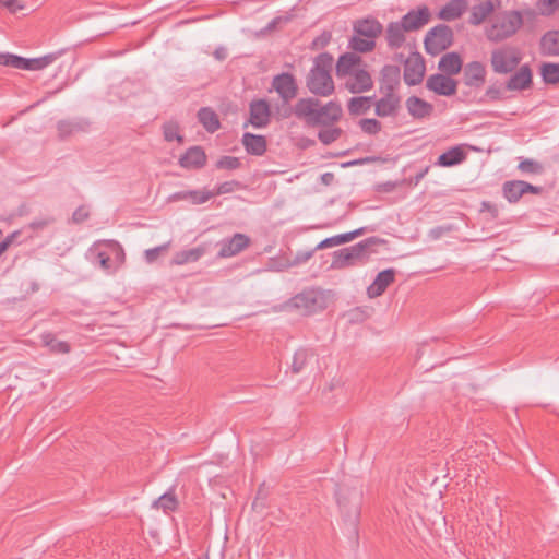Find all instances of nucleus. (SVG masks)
I'll return each mask as SVG.
<instances>
[{
	"instance_id": "5",
	"label": "nucleus",
	"mask_w": 559,
	"mask_h": 559,
	"mask_svg": "<svg viewBox=\"0 0 559 559\" xmlns=\"http://www.w3.org/2000/svg\"><path fill=\"white\" fill-rule=\"evenodd\" d=\"M90 251L95 255L99 266L108 274L115 273L124 262L123 248L115 240L96 242Z\"/></svg>"
},
{
	"instance_id": "12",
	"label": "nucleus",
	"mask_w": 559,
	"mask_h": 559,
	"mask_svg": "<svg viewBox=\"0 0 559 559\" xmlns=\"http://www.w3.org/2000/svg\"><path fill=\"white\" fill-rule=\"evenodd\" d=\"M275 91L280 100L292 103L298 94V84L289 72H282L273 76L270 92Z\"/></svg>"
},
{
	"instance_id": "45",
	"label": "nucleus",
	"mask_w": 559,
	"mask_h": 559,
	"mask_svg": "<svg viewBox=\"0 0 559 559\" xmlns=\"http://www.w3.org/2000/svg\"><path fill=\"white\" fill-rule=\"evenodd\" d=\"M518 169L522 174H527V175H540L544 173V166L539 162L531 159V158L521 159L518 165Z\"/></svg>"
},
{
	"instance_id": "20",
	"label": "nucleus",
	"mask_w": 559,
	"mask_h": 559,
	"mask_svg": "<svg viewBox=\"0 0 559 559\" xmlns=\"http://www.w3.org/2000/svg\"><path fill=\"white\" fill-rule=\"evenodd\" d=\"M400 69L396 66H384L381 70L379 93H397L400 87Z\"/></svg>"
},
{
	"instance_id": "14",
	"label": "nucleus",
	"mask_w": 559,
	"mask_h": 559,
	"mask_svg": "<svg viewBox=\"0 0 559 559\" xmlns=\"http://www.w3.org/2000/svg\"><path fill=\"white\" fill-rule=\"evenodd\" d=\"M380 98L373 102L374 114L380 118L396 117L401 109L399 93H380Z\"/></svg>"
},
{
	"instance_id": "51",
	"label": "nucleus",
	"mask_w": 559,
	"mask_h": 559,
	"mask_svg": "<svg viewBox=\"0 0 559 559\" xmlns=\"http://www.w3.org/2000/svg\"><path fill=\"white\" fill-rule=\"evenodd\" d=\"M240 188V182L236 180L225 181L219 183L215 191H212L214 195H222L234 192L236 189Z\"/></svg>"
},
{
	"instance_id": "2",
	"label": "nucleus",
	"mask_w": 559,
	"mask_h": 559,
	"mask_svg": "<svg viewBox=\"0 0 559 559\" xmlns=\"http://www.w3.org/2000/svg\"><path fill=\"white\" fill-rule=\"evenodd\" d=\"M333 57L328 52L320 53L313 62L307 79L306 86L316 96L328 97L334 93V81L331 76Z\"/></svg>"
},
{
	"instance_id": "24",
	"label": "nucleus",
	"mask_w": 559,
	"mask_h": 559,
	"mask_svg": "<svg viewBox=\"0 0 559 559\" xmlns=\"http://www.w3.org/2000/svg\"><path fill=\"white\" fill-rule=\"evenodd\" d=\"M395 278V270L386 269L381 271L376 276L374 281L368 286L367 294L369 298H376L381 296L389 285L394 282Z\"/></svg>"
},
{
	"instance_id": "54",
	"label": "nucleus",
	"mask_w": 559,
	"mask_h": 559,
	"mask_svg": "<svg viewBox=\"0 0 559 559\" xmlns=\"http://www.w3.org/2000/svg\"><path fill=\"white\" fill-rule=\"evenodd\" d=\"M314 249L313 250H309V251H299L296 253V255L294 257V259L288 262V266H296V265H299V264H302V263H306L308 260H310L314 253Z\"/></svg>"
},
{
	"instance_id": "50",
	"label": "nucleus",
	"mask_w": 559,
	"mask_h": 559,
	"mask_svg": "<svg viewBox=\"0 0 559 559\" xmlns=\"http://www.w3.org/2000/svg\"><path fill=\"white\" fill-rule=\"evenodd\" d=\"M240 167V160L235 156H223L216 162V168L234 170Z\"/></svg>"
},
{
	"instance_id": "23",
	"label": "nucleus",
	"mask_w": 559,
	"mask_h": 559,
	"mask_svg": "<svg viewBox=\"0 0 559 559\" xmlns=\"http://www.w3.org/2000/svg\"><path fill=\"white\" fill-rule=\"evenodd\" d=\"M206 164V154L201 146H191L179 158V165L186 169H200Z\"/></svg>"
},
{
	"instance_id": "32",
	"label": "nucleus",
	"mask_w": 559,
	"mask_h": 559,
	"mask_svg": "<svg viewBox=\"0 0 559 559\" xmlns=\"http://www.w3.org/2000/svg\"><path fill=\"white\" fill-rule=\"evenodd\" d=\"M206 251L207 248L205 245H201L199 247L187 250H181L175 253V255L171 259V264L183 265L187 263L197 262L206 253Z\"/></svg>"
},
{
	"instance_id": "31",
	"label": "nucleus",
	"mask_w": 559,
	"mask_h": 559,
	"mask_svg": "<svg viewBox=\"0 0 559 559\" xmlns=\"http://www.w3.org/2000/svg\"><path fill=\"white\" fill-rule=\"evenodd\" d=\"M405 32L406 28H404L403 24L401 22H391L386 26L385 31V39L388 43V46L391 49H397L402 47V45L405 41Z\"/></svg>"
},
{
	"instance_id": "38",
	"label": "nucleus",
	"mask_w": 559,
	"mask_h": 559,
	"mask_svg": "<svg viewBox=\"0 0 559 559\" xmlns=\"http://www.w3.org/2000/svg\"><path fill=\"white\" fill-rule=\"evenodd\" d=\"M198 120L210 133H214L221 128L217 114L210 107H202L199 109Z\"/></svg>"
},
{
	"instance_id": "55",
	"label": "nucleus",
	"mask_w": 559,
	"mask_h": 559,
	"mask_svg": "<svg viewBox=\"0 0 559 559\" xmlns=\"http://www.w3.org/2000/svg\"><path fill=\"white\" fill-rule=\"evenodd\" d=\"M485 97L490 102L503 99V91L498 85H490L485 93Z\"/></svg>"
},
{
	"instance_id": "57",
	"label": "nucleus",
	"mask_w": 559,
	"mask_h": 559,
	"mask_svg": "<svg viewBox=\"0 0 559 559\" xmlns=\"http://www.w3.org/2000/svg\"><path fill=\"white\" fill-rule=\"evenodd\" d=\"M0 4L5 7L10 12L15 13L24 8L16 0H0Z\"/></svg>"
},
{
	"instance_id": "6",
	"label": "nucleus",
	"mask_w": 559,
	"mask_h": 559,
	"mask_svg": "<svg viewBox=\"0 0 559 559\" xmlns=\"http://www.w3.org/2000/svg\"><path fill=\"white\" fill-rule=\"evenodd\" d=\"M328 306V298L324 290L320 288H309L292 297L286 307L300 311L301 314L309 316L322 311Z\"/></svg>"
},
{
	"instance_id": "9",
	"label": "nucleus",
	"mask_w": 559,
	"mask_h": 559,
	"mask_svg": "<svg viewBox=\"0 0 559 559\" xmlns=\"http://www.w3.org/2000/svg\"><path fill=\"white\" fill-rule=\"evenodd\" d=\"M337 503L346 520L355 522L360 514L362 491L342 485L336 491Z\"/></svg>"
},
{
	"instance_id": "29",
	"label": "nucleus",
	"mask_w": 559,
	"mask_h": 559,
	"mask_svg": "<svg viewBox=\"0 0 559 559\" xmlns=\"http://www.w3.org/2000/svg\"><path fill=\"white\" fill-rule=\"evenodd\" d=\"M425 74V66L423 61L416 59L414 61L408 60L404 67V81L407 85H417L423 81Z\"/></svg>"
},
{
	"instance_id": "60",
	"label": "nucleus",
	"mask_w": 559,
	"mask_h": 559,
	"mask_svg": "<svg viewBox=\"0 0 559 559\" xmlns=\"http://www.w3.org/2000/svg\"><path fill=\"white\" fill-rule=\"evenodd\" d=\"M19 234L20 231H13L10 235H8L2 241H0V247H3V252H5L9 249V247L14 242Z\"/></svg>"
},
{
	"instance_id": "11",
	"label": "nucleus",
	"mask_w": 559,
	"mask_h": 559,
	"mask_svg": "<svg viewBox=\"0 0 559 559\" xmlns=\"http://www.w3.org/2000/svg\"><path fill=\"white\" fill-rule=\"evenodd\" d=\"M56 56L50 53L39 58L27 59L10 52H0V66L17 70L38 71L51 64Z\"/></svg>"
},
{
	"instance_id": "46",
	"label": "nucleus",
	"mask_w": 559,
	"mask_h": 559,
	"mask_svg": "<svg viewBox=\"0 0 559 559\" xmlns=\"http://www.w3.org/2000/svg\"><path fill=\"white\" fill-rule=\"evenodd\" d=\"M543 80L548 84L559 82V63H544L542 67Z\"/></svg>"
},
{
	"instance_id": "52",
	"label": "nucleus",
	"mask_w": 559,
	"mask_h": 559,
	"mask_svg": "<svg viewBox=\"0 0 559 559\" xmlns=\"http://www.w3.org/2000/svg\"><path fill=\"white\" fill-rule=\"evenodd\" d=\"M169 248V243H165L155 248H151L144 251V257L147 263L155 262L163 252H166Z\"/></svg>"
},
{
	"instance_id": "3",
	"label": "nucleus",
	"mask_w": 559,
	"mask_h": 559,
	"mask_svg": "<svg viewBox=\"0 0 559 559\" xmlns=\"http://www.w3.org/2000/svg\"><path fill=\"white\" fill-rule=\"evenodd\" d=\"M383 26L374 17L359 19L353 24V36L348 47L355 52H370L376 48V39L382 34Z\"/></svg>"
},
{
	"instance_id": "63",
	"label": "nucleus",
	"mask_w": 559,
	"mask_h": 559,
	"mask_svg": "<svg viewBox=\"0 0 559 559\" xmlns=\"http://www.w3.org/2000/svg\"><path fill=\"white\" fill-rule=\"evenodd\" d=\"M483 207H486L492 214L493 217L498 216V209L495 205H491L488 202H484Z\"/></svg>"
},
{
	"instance_id": "30",
	"label": "nucleus",
	"mask_w": 559,
	"mask_h": 559,
	"mask_svg": "<svg viewBox=\"0 0 559 559\" xmlns=\"http://www.w3.org/2000/svg\"><path fill=\"white\" fill-rule=\"evenodd\" d=\"M316 359V354L312 349L308 348H299L296 350L293 362H292V371L294 373H300L308 369L309 366H311Z\"/></svg>"
},
{
	"instance_id": "44",
	"label": "nucleus",
	"mask_w": 559,
	"mask_h": 559,
	"mask_svg": "<svg viewBox=\"0 0 559 559\" xmlns=\"http://www.w3.org/2000/svg\"><path fill=\"white\" fill-rule=\"evenodd\" d=\"M342 133V129L334 124L331 127H321V130L318 132V139L322 144L329 145L337 141Z\"/></svg>"
},
{
	"instance_id": "39",
	"label": "nucleus",
	"mask_w": 559,
	"mask_h": 559,
	"mask_svg": "<svg viewBox=\"0 0 559 559\" xmlns=\"http://www.w3.org/2000/svg\"><path fill=\"white\" fill-rule=\"evenodd\" d=\"M374 96H355L347 103V110L352 116H360L367 114L373 106Z\"/></svg>"
},
{
	"instance_id": "17",
	"label": "nucleus",
	"mask_w": 559,
	"mask_h": 559,
	"mask_svg": "<svg viewBox=\"0 0 559 559\" xmlns=\"http://www.w3.org/2000/svg\"><path fill=\"white\" fill-rule=\"evenodd\" d=\"M249 123L254 128H265L271 120V107L265 99H253L249 104Z\"/></svg>"
},
{
	"instance_id": "33",
	"label": "nucleus",
	"mask_w": 559,
	"mask_h": 559,
	"mask_svg": "<svg viewBox=\"0 0 559 559\" xmlns=\"http://www.w3.org/2000/svg\"><path fill=\"white\" fill-rule=\"evenodd\" d=\"M242 144L247 153L251 155L261 156L266 151V139L263 135L245 133L242 136Z\"/></svg>"
},
{
	"instance_id": "49",
	"label": "nucleus",
	"mask_w": 559,
	"mask_h": 559,
	"mask_svg": "<svg viewBox=\"0 0 559 559\" xmlns=\"http://www.w3.org/2000/svg\"><path fill=\"white\" fill-rule=\"evenodd\" d=\"M188 194L193 204H203L214 197V193L207 190H189Z\"/></svg>"
},
{
	"instance_id": "21",
	"label": "nucleus",
	"mask_w": 559,
	"mask_h": 559,
	"mask_svg": "<svg viewBox=\"0 0 559 559\" xmlns=\"http://www.w3.org/2000/svg\"><path fill=\"white\" fill-rule=\"evenodd\" d=\"M464 83L471 87H480L486 81V68L479 61L468 62L464 67L463 72Z\"/></svg>"
},
{
	"instance_id": "42",
	"label": "nucleus",
	"mask_w": 559,
	"mask_h": 559,
	"mask_svg": "<svg viewBox=\"0 0 559 559\" xmlns=\"http://www.w3.org/2000/svg\"><path fill=\"white\" fill-rule=\"evenodd\" d=\"M153 507L164 512L175 511L178 507V499L173 489L162 495L154 501Z\"/></svg>"
},
{
	"instance_id": "34",
	"label": "nucleus",
	"mask_w": 559,
	"mask_h": 559,
	"mask_svg": "<svg viewBox=\"0 0 559 559\" xmlns=\"http://www.w3.org/2000/svg\"><path fill=\"white\" fill-rule=\"evenodd\" d=\"M364 233H365V228L361 227V228L355 229L349 233L340 234V235L326 238V239L322 240L321 242H319L317 245V247L314 248V250H321V249L331 248V247H335V246H340V245L349 242L353 239H355L356 237L361 236Z\"/></svg>"
},
{
	"instance_id": "61",
	"label": "nucleus",
	"mask_w": 559,
	"mask_h": 559,
	"mask_svg": "<svg viewBox=\"0 0 559 559\" xmlns=\"http://www.w3.org/2000/svg\"><path fill=\"white\" fill-rule=\"evenodd\" d=\"M451 228L450 227H442V226H439V227H436V228H432L430 231H429V236L432 238V239H438L440 238L445 231H450Z\"/></svg>"
},
{
	"instance_id": "59",
	"label": "nucleus",
	"mask_w": 559,
	"mask_h": 559,
	"mask_svg": "<svg viewBox=\"0 0 559 559\" xmlns=\"http://www.w3.org/2000/svg\"><path fill=\"white\" fill-rule=\"evenodd\" d=\"M53 219L51 218H43V219H36L29 223L28 227L33 230L43 229L49 224H51Z\"/></svg>"
},
{
	"instance_id": "40",
	"label": "nucleus",
	"mask_w": 559,
	"mask_h": 559,
	"mask_svg": "<svg viewBox=\"0 0 559 559\" xmlns=\"http://www.w3.org/2000/svg\"><path fill=\"white\" fill-rule=\"evenodd\" d=\"M465 153L460 146L452 147L438 157L437 165L451 167L462 163L465 159Z\"/></svg>"
},
{
	"instance_id": "13",
	"label": "nucleus",
	"mask_w": 559,
	"mask_h": 559,
	"mask_svg": "<svg viewBox=\"0 0 559 559\" xmlns=\"http://www.w3.org/2000/svg\"><path fill=\"white\" fill-rule=\"evenodd\" d=\"M345 88L352 94H361L373 87L370 73L360 67L344 78Z\"/></svg>"
},
{
	"instance_id": "27",
	"label": "nucleus",
	"mask_w": 559,
	"mask_h": 559,
	"mask_svg": "<svg viewBox=\"0 0 559 559\" xmlns=\"http://www.w3.org/2000/svg\"><path fill=\"white\" fill-rule=\"evenodd\" d=\"M405 105L408 114L415 119L429 117L433 111V106L430 103L417 96L408 97Z\"/></svg>"
},
{
	"instance_id": "43",
	"label": "nucleus",
	"mask_w": 559,
	"mask_h": 559,
	"mask_svg": "<svg viewBox=\"0 0 559 559\" xmlns=\"http://www.w3.org/2000/svg\"><path fill=\"white\" fill-rule=\"evenodd\" d=\"M162 129L165 141H177L179 144L183 143V136L180 134V127L177 121H167L163 124Z\"/></svg>"
},
{
	"instance_id": "35",
	"label": "nucleus",
	"mask_w": 559,
	"mask_h": 559,
	"mask_svg": "<svg viewBox=\"0 0 559 559\" xmlns=\"http://www.w3.org/2000/svg\"><path fill=\"white\" fill-rule=\"evenodd\" d=\"M462 59L457 52H448L439 61V70L451 76L457 74L462 69Z\"/></svg>"
},
{
	"instance_id": "58",
	"label": "nucleus",
	"mask_w": 559,
	"mask_h": 559,
	"mask_svg": "<svg viewBox=\"0 0 559 559\" xmlns=\"http://www.w3.org/2000/svg\"><path fill=\"white\" fill-rule=\"evenodd\" d=\"M87 217H88V211L85 207H83V206L76 209L75 212L72 215V219L75 223H82Z\"/></svg>"
},
{
	"instance_id": "22",
	"label": "nucleus",
	"mask_w": 559,
	"mask_h": 559,
	"mask_svg": "<svg viewBox=\"0 0 559 559\" xmlns=\"http://www.w3.org/2000/svg\"><path fill=\"white\" fill-rule=\"evenodd\" d=\"M430 12L427 7L412 10L401 19V23L407 32H413L421 28L429 22Z\"/></svg>"
},
{
	"instance_id": "26",
	"label": "nucleus",
	"mask_w": 559,
	"mask_h": 559,
	"mask_svg": "<svg viewBox=\"0 0 559 559\" xmlns=\"http://www.w3.org/2000/svg\"><path fill=\"white\" fill-rule=\"evenodd\" d=\"M499 5V0H484L473 5L469 23L472 25H480Z\"/></svg>"
},
{
	"instance_id": "18",
	"label": "nucleus",
	"mask_w": 559,
	"mask_h": 559,
	"mask_svg": "<svg viewBox=\"0 0 559 559\" xmlns=\"http://www.w3.org/2000/svg\"><path fill=\"white\" fill-rule=\"evenodd\" d=\"M426 87L438 95L451 96L456 93L457 82L447 74H432L426 81Z\"/></svg>"
},
{
	"instance_id": "62",
	"label": "nucleus",
	"mask_w": 559,
	"mask_h": 559,
	"mask_svg": "<svg viewBox=\"0 0 559 559\" xmlns=\"http://www.w3.org/2000/svg\"><path fill=\"white\" fill-rule=\"evenodd\" d=\"M187 199H189L188 191L176 192L169 197L170 201H179V200H187Z\"/></svg>"
},
{
	"instance_id": "25",
	"label": "nucleus",
	"mask_w": 559,
	"mask_h": 559,
	"mask_svg": "<svg viewBox=\"0 0 559 559\" xmlns=\"http://www.w3.org/2000/svg\"><path fill=\"white\" fill-rule=\"evenodd\" d=\"M532 84V70L528 64L520 67L507 81L506 88L509 91H523Z\"/></svg>"
},
{
	"instance_id": "36",
	"label": "nucleus",
	"mask_w": 559,
	"mask_h": 559,
	"mask_svg": "<svg viewBox=\"0 0 559 559\" xmlns=\"http://www.w3.org/2000/svg\"><path fill=\"white\" fill-rule=\"evenodd\" d=\"M465 9V0H451L439 11L438 17L443 21H454L464 13Z\"/></svg>"
},
{
	"instance_id": "7",
	"label": "nucleus",
	"mask_w": 559,
	"mask_h": 559,
	"mask_svg": "<svg viewBox=\"0 0 559 559\" xmlns=\"http://www.w3.org/2000/svg\"><path fill=\"white\" fill-rule=\"evenodd\" d=\"M522 61L521 50L511 45H503L491 51L490 66L497 74H509L518 69Z\"/></svg>"
},
{
	"instance_id": "15",
	"label": "nucleus",
	"mask_w": 559,
	"mask_h": 559,
	"mask_svg": "<svg viewBox=\"0 0 559 559\" xmlns=\"http://www.w3.org/2000/svg\"><path fill=\"white\" fill-rule=\"evenodd\" d=\"M542 191V187L533 186L523 180L506 181L502 186L503 195L510 203H516L525 193L540 194Z\"/></svg>"
},
{
	"instance_id": "64",
	"label": "nucleus",
	"mask_w": 559,
	"mask_h": 559,
	"mask_svg": "<svg viewBox=\"0 0 559 559\" xmlns=\"http://www.w3.org/2000/svg\"><path fill=\"white\" fill-rule=\"evenodd\" d=\"M428 173V167H426L424 170H421L420 173H418L416 176H415V183L417 185L425 176L426 174Z\"/></svg>"
},
{
	"instance_id": "41",
	"label": "nucleus",
	"mask_w": 559,
	"mask_h": 559,
	"mask_svg": "<svg viewBox=\"0 0 559 559\" xmlns=\"http://www.w3.org/2000/svg\"><path fill=\"white\" fill-rule=\"evenodd\" d=\"M41 341L55 354H68L71 348L67 342L57 340L51 333L43 334Z\"/></svg>"
},
{
	"instance_id": "56",
	"label": "nucleus",
	"mask_w": 559,
	"mask_h": 559,
	"mask_svg": "<svg viewBox=\"0 0 559 559\" xmlns=\"http://www.w3.org/2000/svg\"><path fill=\"white\" fill-rule=\"evenodd\" d=\"M332 35L330 32H323L321 35L316 37L312 41V49H322L324 48L331 40Z\"/></svg>"
},
{
	"instance_id": "28",
	"label": "nucleus",
	"mask_w": 559,
	"mask_h": 559,
	"mask_svg": "<svg viewBox=\"0 0 559 559\" xmlns=\"http://www.w3.org/2000/svg\"><path fill=\"white\" fill-rule=\"evenodd\" d=\"M361 58L355 52H346L342 55L336 63V75L341 79L346 78L349 73L360 67Z\"/></svg>"
},
{
	"instance_id": "10",
	"label": "nucleus",
	"mask_w": 559,
	"mask_h": 559,
	"mask_svg": "<svg viewBox=\"0 0 559 559\" xmlns=\"http://www.w3.org/2000/svg\"><path fill=\"white\" fill-rule=\"evenodd\" d=\"M453 31L445 24H439L427 32L424 40L428 55L437 56L453 44Z\"/></svg>"
},
{
	"instance_id": "53",
	"label": "nucleus",
	"mask_w": 559,
	"mask_h": 559,
	"mask_svg": "<svg viewBox=\"0 0 559 559\" xmlns=\"http://www.w3.org/2000/svg\"><path fill=\"white\" fill-rule=\"evenodd\" d=\"M559 8V0H539L538 9L543 15H550Z\"/></svg>"
},
{
	"instance_id": "1",
	"label": "nucleus",
	"mask_w": 559,
	"mask_h": 559,
	"mask_svg": "<svg viewBox=\"0 0 559 559\" xmlns=\"http://www.w3.org/2000/svg\"><path fill=\"white\" fill-rule=\"evenodd\" d=\"M343 109L338 102L322 104L316 97H304L296 102V118L307 127H331L342 118Z\"/></svg>"
},
{
	"instance_id": "37",
	"label": "nucleus",
	"mask_w": 559,
	"mask_h": 559,
	"mask_svg": "<svg viewBox=\"0 0 559 559\" xmlns=\"http://www.w3.org/2000/svg\"><path fill=\"white\" fill-rule=\"evenodd\" d=\"M543 56H559V31H548L540 38Z\"/></svg>"
},
{
	"instance_id": "8",
	"label": "nucleus",
	"mask_w": 559,
	"mask_h": 559,
	"mask_svg": "<svg viewBox=\"0 0 559 559\" xmlns=\"http://www.w3.org/2000/svg\"><path fill=\"white\" fill-rule=\"evenodd\" d=\"M383 242L377 237L367 238L352 247L344 248L334 252L336 261L334 262L337 266H348L355 264L357 261L365 262L371 252H374L371 248L376 245Z\"/></svg>"
},
{
	"instance_id": "16",
	"label": "nucleus",
	"mask_w": 559,
	"mask_h": 559,
	"mask_svg": "<svg viewBox=\"0 0 559 559\" xmlns=\"http://www.w3.org/2000/svg\"><path fill=\"white\" fill-rule=\"evenodd\" d=\"M250 245V238L241 233H236L230 238H225L221 240L217 246L219 250L217 252V257L225 259L237 255L247 249Z\"/></svg>"
},
{
	"instance_id": "47",
	"label": "nucleus",
	"mask_w": 559,
	"mask_h": 559,
	"mask_svg": "<svg viewBox=\"0 0 559 559\" xmlns=\"http://www.w3.org/2000/svg\"><path fill=\"white\" fill-rule=\"evenodd\" d=\"M358 124L360 129L369 135H374L381 131V122L374 118L361 119Z\"/></svg>"
},
{
	"instance_id": "4",
	"label": "nucleus",
	"mask_w": 559,
	"mask_h": 559,
	"mask_svg": "<svg viewBox=\"0 0 559 559\" xmlns=\"http://www.w3.org/2000/svg\"><path fill=\"white\" fill-rule=\"evenodd\" d=\"M522 24L523 19L519 11H506L491 20L485 35L489 41L500 43L513 36Z\"/></svg>"
},
{
	"instance_id": "48",
	"label": "nucleus",
	"mask_w": 559,
	"mask_h": 559,
	"mask_svg": "<svg viewBox=\"0 0 559 559\" xmlns=\"http://www.w3.org/2000/svg\"><path fill=\"white\" fill-rule=\"evenodd\" d=\"M274 111L275 115L281 119H287L293 115L296 117V104L290 106V103L281 100L274 106Z\"/></svg>"
},
{
	"instance_id": "19",
	"label": "nucleus",
	"mask_w": 559,
	"mask_h": 559,
	"mask_svg": "<svg viewBox=\"0 0 559 559\" xmlns=\"http://www.w3.org/2000/svg\"><path fill=\"white\" fill-rule=\"evenodd\" d=\"M88 128V120L83 118L60 120L57 123L58 138L66 140L74 134L86 132Z\"/></svg>"
}]
</instances>
